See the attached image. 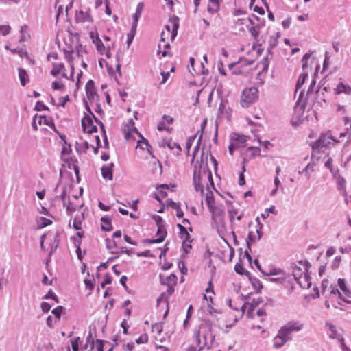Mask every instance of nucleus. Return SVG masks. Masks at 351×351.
I'll list each match as a JSON object with an SVG mask.
<instances>
[{
  "label": "nucleus",
  "instance_id": "nucleus-32",
  "mask_svg": "<svg viewBox=\"0 0 351 351\" xmlns=\"http://www.w3.org/2000/svg\"><path fill=\"white\" fill-rule=\"evenodd\" d=\"M64 206H66V212L68 215H71V213L75 212L78 208L82 207V205H77L72 203L70 200L68 201L67 204L64 202Z\"/></svg>",
  "mask_w": 351,
  "mask_h": 351
},
{
  "label": "nucleus",
  "instance_id": "nucleus-44",
  "mask_svg": "<svg viewBox=\"0 0 351 351\" xmlns=\"http://www.w3.org/2000/svg\"><path fill=\"white\" fill-rule=\"evenodd\" d=\"M43 299L48 300V299H52L56 302L58 303L59 300L56 294L53 291L52 289H50L48 291L47 294H45L44 296H43Z\"/></svg>",
  "mask_w": 351,
  "mask_h": 351
},
{
  "label": "nucleus",
  "instance_id": "nucleus-18",
  "mask_svg": "<svg viewBox=\"0 0 351 351\" xmlns=\"http://www.w3.org/2000/svg\"><path fill=\"white\" fill-rule=\"evenodd\" d=\"M335 94L345 93L348 95H351V87L343 82H339L336 88L335 89Z\"/></svg>",
  "mask_w": 351,
  "mask_h": 351
},
{
  "label": "nucleus",
  "instance_id": "nucleus-35",
  "mask_svg": "<svg viewBox=\"0 0 351 351\" xmlns=\"http://www.w3.org/2000/svg\"><path fill=\"white\" fill-rule=\"evenodd\" d=\"M257 240V238L254 234V232L250 231L248 232L247 238L246 239L247 248L251 251L252 244Z\"/></svg>",
  "mask_w": 351,
  "mask_h": 351
},
{
  "label": "nucleus",
  "instance_id": "nucleus-53",
  "mask_svg": "<svg viewBox=\"0 0 351 351\" xmlns=\"http://www.w3.org/2000/svg\"><path fill=\"white\" fill-rule=\"evenodd\" d=\"M82 243V241L80 239L78 241H75L74 242L75 246L76 247V254L79 260L82 261L83 258V256L82 254V250L80 247V245Z\"/></svg>",
  "mask_w": 351,
  "mask_h": 351
},
{
  "label": "nucleus",
  "instance_id": "nucleus-11",
  "mask_svg": "<svg viewBox=\"0 0 351 351\" xmlns=\"http://www.w3.org/2000/svg\"><path fill=\"white\" fill-rule=\"evenodd\" d=\"M247 136L245 135H241L237 133H233L231 135L230 141L233 142L235 147H245V144L247 141Z\"/></svg>",
  "mask_w": 351,
  "mask_h": 351
},
{
  "label": "nucleus",
  "instance_id": "nucleus-41",
  "mask_svg": "<svg viewBox=\"0 0 351 351\" xmlns=\"http://www.w3.org/2000/svg\"><path fill=\"white\" fill-rule=\"evenodd\" d=\"M38 123L40 125H41L43 123V124L49 127L54 126L53 119L51 117H47L46 116H40Z\"/></svg>",
  "mask_w": 351,
  "mask_h": 351
},
{
  "label": "nucleus",
  "instance_id": "nucleus-57",
  "mask_svg": "<svg viewBox=\"0 0 351 351\" xmlns=\"http://www.w3.org/2000/svg\"><path fill=\"white\" fill-rule=\"evenodd\" d=\"M95 342H96V348H97V351H104V344L105 343L110 344V343L108 342L107 341L101 340V339H97Z\"/></svg>",
  "mask_w": 351,
  "mask_h": 351
},
{
  "label": "nucleus",
  "instance_id": "nucleus-40",
  "mask_svg": "<svg viewBox=\"0 0 351 351\" xmlns=\"http://www.w3.org/2000/svg\"><path fill=\"white\" fill-rule=\"evenodd\" d=\"M308 76V75L307 73H303L299 76V78L295 86L296 90L300 89L302 87V86L305 83V81L307 79Z\"/></svg>",
  "mask_w": 351,
  "mask_h": 351
},
{
  "label": "nucleus",
  "instance_id": "nucleus-48",
  "mask_svg": "<svg viewBox=\"0 0 351 351\" xmlns=\"http://www.w3.org/2000/svg\"><path fill=\"white\" fill-rule=\"evenodd\" d=\"M158 194H159L162 198H165L167 196V193L163 191L165 189H169L167 184H160L157 188Z\"/></svg>",
  "mask_w": 351,
  "mask_h": 351
},
{
  "label": "nucleus",
  "instance_id": "nucleus-15",
  "mask_svg": "<svg viewBox=\"0 0 351 351\" xmlns=\"http://www.w3.org/2000/svg\"><path fill=\"white\" fill-rule=\"evenodd\" d=\"M101 228L105 232H110L113 229L112 225L111 217L108 215H105L101 218Z\"/></svg>",
  "mask_w": 351,
  "mask_h": 351
},
{
  "label": "nucleus",
  "instance_id": "nucleus-33",
  "mask_svg": "<svg viewBox=\"0 0 351 351\" xmlns=\"http://www.w3.org/2000/svg\"><path fill=\"white\" fill-rule=\"evenodd\" d=\"M209 211L211 213L213 219H215L216 217H221L224 214V210L216 206H213Z\"/></svg>",
  "mask_w": 351,
  "mask_h": 351
},
{
  "label": "nucleus",
  "instance_id": "nucleus-50",
  "mask_svg": "<svg viewBox=\"0 0 351 351\" xmlns=\"http://www.w3.org/2000/svg\"><path fill=\"white\" fill-rule=\"evenodd\" d=\"M285 271L280 268H273L269 270V272H266L267 276L274 275H285Z\"/></svg>",
  "mask_w": 351,
  "mask_h": 351
},
{
  "label": "nucleus",
  "instance_id": "nucleus-46",
  "mask_svg": "<svg viewBox=\"0 0 351 351\" xmlns=\"http://www.w3.org/2000/svg\"><path fill=\"white\" fill-rule=\"evenodd\" d=\"M278 43V40H277V38H274V36H271L269 38V47L267 49L268 53H271V51L277 46Z\"/></svg>",
  "mask_w": 351,
  "mask_h": 351
},
{
  "label": "nucleus",
  "instance_id": "nucleus-34",
  "mask_svg": "<svg viewBox=\"0 0 351 351\" xmlns=\"http://www.w3.org/2000/svg\"><path fill=\"white\" fill-rule=\"evenodd\" d=\"M234 270L238 274L245 275L247 278L251 274L250 271L245 269V268L243 267V265L241 263H237L234 265Z\"/></svg>",
  "mask_w": 351,
  "mask_h": 351
},
{
  "label": "nucleus",
  "instance_id": "nucleus-10",
  "mask_svg": "<svg viewBox=\"0 0 351 351\" xmlns=\"http://www.w3.org/2000/svg\"><path fill=\"white\" fill-rule=\"evenodd\" d=\"M114 167V164L111 162L106 165H103L101 168V176L103 178L107 179L109 180H112L113 179V168Z\"/></svg>",
  "mask_w": 351,
  "mask_h": 351
},
{
  "label": "nucleus",
  "instance_id": "nucleus-17",
  "mask_svg": "<svg viewBox=\"0 0 351 351\" xmlns=\"http://www.w3.org/2000/svg\"><path fill=\"white\" fill-rule=\"evenodd\" d=\"M326 326H327L331 332V334L329 335V338L337 339L339 341H342L343 337L341 335L337 333L336 326L335 325L330 322H326Z\"/></svg>",
  "mask_w": 351,
  "mask_h": 351
},
{
  "label": "nucleus",
  "instance_id": "nucleus-56",
  "mask_svg": "<svg viewBox=\"0 0 351 351\" xmlns=\"http://www.w3.org/2000/svg\"><path fill=\"white\" fill-rule=\"evenodd\" d=\"M49 108L40 101H38L35 105L34 110L36 111H42V110H48Z\"/></svg>",
  "mask_w": 351,
  "mask_h": 351
},
{
  "label": "nucleus",
  "instance_id": "nucleus-19",
  "mask_svg": "<svg viewBox=\"0 0 351 351\" xmlns=\"http://www.w3.org/2000/svg\"><path fill=\"white\" fill-rule=\"evenodd\" d=\"M263 302V298L261 297H259L258 298H254L252 301L249 303L247 302L248 308L247 311V314L248 317H250V315L252 314L253 311H254V308L258 306L260 304H261Z\"/></svg>",
  "mask_w": 351,
  "mask_h": 351
},
{
  "label": "nucleus",
  "instance_id": "nucleus-6",
  "mask_svg": "<svg viewBox=\"0 0 351 351\" xmlns=\"http://www.w3.org/2000/svg\"><path fill=\"white\" fill-rule=\"evenodd\" d=\"M304 91L302 90L300 92L299 99L297 101L295 106L294 107L293 115L291 120V124L293 126L298 125L300 123H302L303 120L302 117L304 112L305 103L300 104L301 97H302Z\"/></svg>",
  "mask_w": 351,
  "mask_h": 351
},
{
  "label": "nucleus",
  "instance_id": "nucleus-5",
  "mask_svg": "<svg viewBox=\"0 0 351 351\" xmlns=\"http://www.w3.org/2000/svg\"><path fill=\"white\" fill-rule=\"evenodd\" d=\"M247 21L253 27L249 28V27L247 26V28L250 32L251 36L256 39L259 35V29L265 26V21L264 19H261L254 14L247 18Z\"/></svg>",
  "mask_w": 351,
  "mask_h": 351
},
{
  "label": "nucleus",
  "instance_id": "nucleus-21",
  "mask_svg": "<svg viewBox=\"0 0 351 351\" xmlns=\"http://www.w3.org/2000/svg\"><path fill=\"white\" fill-rule=\"evenodd\" d=\"M290 269L292 271V275L294 277V279L295 281H298L300 278H302V276L304 275V272L302 271V268L297 266L295 264H292L290 266Z\"/></svg>",
  "mask_w": 351,
  "mask_h": 351
},
{
  "label": "nucleus",
  "instance_id": "nucleus-38",
  "mask_svg": "<svg viewBox=\"0 0 351 351\" xmlns=\"http://www.w3.org/2000/svg\"><path fill=\"white\" fill-rule=\"evenodd\" d=\"M274 347L276 349H279L282 348L287 342L285 340H282L280 336L276 335L274 339Z\"/></svg>",
  "mask_w": 351,
  "mask_h": 351
},
{
  "label": "nucleus",
  "instance_id": "nucleus-30",
  "mask_svg": "<svg viewBox=\"0 0 351 351\" xmlns=\"http://www.w3.org/2000/svg\"><path fill=\"white\" fill-rule=\"evenodd\" d=\"M52 69L51 71V75L53 76H57L62 70L64 69V63H52Z\"/></svg>",
  "mask_w": 351,
  "mask_h": 351
},
{
  "label": "nucleus",
  "instance_id": "nucleus-1",
  "mask_svg": "<svg viewBox=\"0 0 351 351\" xmlns=\"http://www.w3.org/2000/svg\"><path fill=\"white\" fill-rule=\"evenodd\" d=\"M213 323L209 319H205L195 329L193 333V339L199 347L197 351H202L205 347L210 349L218 345L215 341V335L213 332Z\"/></svg>",
  "mask_w": 351,
  "mask_h": 351
},
{
  "label": "nucleus",
  "instance_id": "nucleus-43",
  "mask_svg": "<svg viewBox=\"0 0 351 351\" xmlns=\"http://www.w3.org/2000/svg\"><path fill=\"white\" fill-rule=\"evenodd\" d=\"M157 227H158V230L156 232V235H158L159 236L158 237L163 238V241H164L167 237V232L166 230L165 226V224H163L161 226H158Z\"/></svg>",
  "mask_w": 351,
  "mask_h": 351
},
{
  "label": "nucleus",
  "instance_id": "nucleus-3",
  "mask_svg": "<svg viewBox=\"0 0 351 351\" xmlns=\"http://www.w3.org/2000/svg\"><path fill=\"white\" fill-rule=\"evenodd\" d=\"M258 94L259 92L258 88L254 86L245 88L242 93L241 100V106L243 108L250 107L257 100L258 98Z\"/></svg>",
  "mask_w": 351,
  "mask_h": 351
},
{
  "label": "nucleus",
  "instance_id": "nucleus-27",
  "mask_svg": "<svg viewBox=\"0 0 351 351\" xmlns=\"http://www.w3.org/2000/svg\"><path fill=\"white\" fill-rule=\"evenodd\" d=\"M19 77L21 84L25 86L29 82V76L27 71L24 69L19 68Z\"/></svg>",
  "mask_w": 351,
  "mask_h": 351
},
{
  "label": "nucleus",
  "instance_id": "nucleus-7",
  "mask_svg": "<svg viewBox=\"0 0 351 351\" xmlns=\"http://www.w3.org/2000/svg\"><path fill=\"white\" fill-rule=\"evenodd\" d=\"M202 179V165L196 164L194 166L193 182L196 191H199L201 195L204 194V186L201 183Z\"/></svg>",
  "mask_w": 351,
  "mask_h": 351
},
{
  "label": "nucleus",
  "instance_id": "nucleus-28",
  "mask_svg": "<svg viewBox=\"0 0 351 351\" xmlns=\"http://www.w3.org/2000/svg\"><path fill=\"white\" fill-rule=\"evenodd\" d=\"M208 193L206 195V204L208 206V210H211L212 207L215 206V198L212 191L207 186Z\"/></svg>",
  "mask_w": 351,
  "mask_h": 351
},
{
  "label": "nucleus",
  "instance_id": "nucleus-55",
  "mask_svg": "<svg viewBox=\"0 0 351 351\" xmlns=\"http://www.w3.org/2000/svg\"><path fill=\"white\" fill-rule=\"evenodd\" d=\"M105 243H106V247L108 250H112L114 248L118 247L117 242L115 241H113V240L109 239V238H107L105 239Z\"/></svg>",
  "mask_w": 351,
  "mask_h": 351
},
{
  "label": "nucleus",
  "instance_id": "nucleus-47",
  "mask_svg": "<svg viewBox=\"0 0 351 351\" xmlns=\"http://www.w3.org/2000/svg\"><path fill=\"white\" fill-rule=\"evenodd\" d=\"M167 282H163V285H176L178 278L177 276L174 274H171L166 278Z\"/></svg>",
  "mask_w": 351,
  "mask_h": 351
},
{
  "label": "nucleus",
  "instance_id": "nucleus-12",
  "mask_svg": "<svg viewBox=\"0 0 351 351\" xmlns=\"http://www.w3.org/2000/svg\"><path fill=\"white\" fill-rule=\"evenodd\" d=\"M90 37L92 38L93 42L95 44L98 52H99L101 54H103L106 47L101 40L99 38L97 33H96L95 35L94 32H91L90 33Z\"/></svg>",
  "mask_w": 351,
  "mask_h": 351
},
{
  "label": "nucleus",
  "instance_id": "nucleus-9",
  "mask_svg": "<svg viewBox=\"0 0 351 351\" xmlns=\"http://www.w3.org/2000/svg\"><path fill=\"white\" fill-rule=\"evenodd\" d=\"M85 90L87 99L92 101L95 97L98 98L99 96L97 93V90L95 87V82L93 80H89L85 86Z\"/></svg>",
  "mask_w": 351,
  "mask_h": 351
},
{
  "label": "nucleus",
  "instance_id": "nucleus-64",
  "mask_svg": "<svg viewBox=\"0 0 351 351\" xmlns=\"http://www.w3.org/2000/svg\"><path fill=\"white\" fill-rule=\"evenodd\" d=\"M51 305L47 302H42L40 304V308L44 313H46L50 311Z\"/></svg>",
  "mask_w": 351,
  "mask_h": 351
},
{
  "label": "nucleus",
  "instance_id": "nucleus-26",
  "mask_svg": "<svg viewBox=\"0 0 351 351\" xmlns=\"http://www.w3.org/2000/svg\"><path fill=\"white\" fill-rule=\"evenodd\" d=\"M143 8H144L143 2L138 3L136 8V12H135L134 14L133 15L132 23L138 24V22L141 16V14L143 10Z\"/></svg>",
  "mask_w": 351,
  "mask_h": 351
},
{
  "label": "nucleus",
  "instance_id": "nucleus-20",
  "mask_svg": "<svg viewBox=\"0 0 351 351\" xmlns=\"http://www.w3.org/2000/svg\"><path fill=\"white\" fill-rule=\"evenodd\" d=\"M93 117L84 112V117L82 119V127L84 132H86L93 124Z\"/></svg>",
  "mask_w": 351,
  "mask_h": 351
},
{
  "label": "nucleus",
  "instance_id": "nucleus-52",
  "mask_svg": "<svg viewBox=\"0 0 351 351\" xmlns=\"http://www.w3.org/2000/svg\"><path fill=\"white\" fill-rule=\"evenodd\" d=\"M142 242L145 245H149L153 243H160L163 242V238L158 237L157 239H145L142 241Z\"/></svg>",
  "mask_w": 351,
  "mask_h": 351
},
{
  "label": "nucleus",
  "instance_id": "nucleus-31",
  "mask_svg": "<svg viewBox=\"0 0 351 351\" xmlns=\"http://www.w3.org/2000/svg\"><path fill=\"white\" fill-rule=\"evenodd\" d=\"M84 220V215L82 213L81 215H76L73 219V227L76 230H82V223Z\"/></svg>",
  "mask_w": 351,
  "mask_h": 351
},
{
  "label": "nucleus",
  "instance_id": "nucleus-22",
  "mask_svg": "<svg viewBox=\"0 0 351 351\" xmlns=\"http://www.w3.org/2000/svg\"><path fill=\"white\" fill-rule=\"evenodd\" d=\"M59 237H60L59 232H56V233L53 237V239L50 244V252L49 253V258H50L52 256V254L56 251V250L58 247L59 242H60Z\"/></svg>",
  "mask_w": 351,
  "mask_h": 351
},
{
  "label": "nucleus",
  "instance_id": "nucleus-4",
  "mask_svg": "<svg viewBox=\"0 0 351 351\" xmlns=\"http://www.w3.org/2000/svg\"><path fill=\"white\" fill-rule=\"evenodd\" d=\"M302 328V324H298L297 322H290L286 325L282 326L277 334L282 340L286 342L291 340V334L294 331H300Z\"/></svg>",
  "mask_w": 351,
  "mask_h": 351
},
{
  "label": "nucleus",
  "instance_id": "nucleus-58",
  "mask_svg": "<svg viewBox=\"0 0 351 351\" xmlns=\"http://www.w3.org/2000/svg\"><path fill=\"white\" fill-rule=\"evenodd\" d=\"M112 277L111 276V275L110 274H106L105 275L104 280L101 284V288H103V289L105 288L106 285L110 284L112 282Z\"/></svg>",
  "mask_w": 351,
  "mask_h": 351
},
{
  "label": "nucleus",
  "instance_id": "nucleus-49",
  "mask_svg": "<svg viewBox=\"0 0 351 351\" xmlns=\"http://www.w3.org/2000/svg\"><path fill=\"white\" fill-rule=\"evenodd\" d=\"M287 277L285 275H282V276H280L278 278H268V280L271 282H274L278 285H282L286 281Z\"/></svg>",
  "mask_w": 351,
  "mask_h": 351
},
{
  "label": "nucleus",
  "instance_id": "nucleus-37",
  "mask_svg": "<svg viewBox=\"0 0 351 351\" xmlns=\"http://www.w3.org/2000/svg\"><path fill=\"white\" fill-rule=\"evenodd\" d=\"M71 152V144H64L61 151V158L66 162H68V160L64 158L65 155H68Z\"/></svg>",
  "mask_w": 351,
  "mask_h": 351
},
{
  "label": "nucleus",
  "instance_id": "nucleus-36",
  "mask_svg": "<svg viewBox=\"0 0 351 351\" xmlns=\"http://www.w3.org/2000/svg\"><path fill=\"white\" fill-rule=\"evenodd\" d=\"M315 165V164L314 162H309L306 167L304 169H302V171H298V173L299 174H302V173H305L306 176L307 178H310V173H309V171H313L314 169H313V167Z\"/></svg>",
  "mask_w": 351,
  "mask_h": 351
},
{
  "label": "nucleus",
  "instance_id": "nucleus-62",
  "mask_svg": "<svg viewBox=\"0 0 351 351\" xmlns=\"http://www.w3.org/2000/svg\"><path fill=\"white\" fill-rule=\"evenodd\" d=\"M152 218L155 221L157 226L165 224L163 219L160 215H152Z\"/></svg>",
  "mask_w": 351,
  "mask_h": 351
},
{
  "label": "nucleus",
  "instance_id": "nucleus-59",
  "mask_svg": "<svg viewBox=\"0 0 351 351\" xmlns=\"http://www.w3.org/2000/svg\"><path fill=\"white\" fill-rule=\"evenodd\" d=\"M80 342V338L79 337H75L71 341V346L73 351H79V343Z\"/></svg>",
  "mask_w": 351,
  "mask_h": 351
},
{
  "label": "nucleus",
  "instance_id": "nucleus-25",
  "mask_svg": "<svg viewBox=\"0 0 351 351\" xmlns=\"http://www.w3.org/2000/svg\"><path fill=\"white\" fill-rule=\"evenodd\" d=\"M338 286L346 297L351 298V291L347 287L344 278L338 279Z\"/></svg>",
  "mask_w": 351,
  "mask_h": 351
},
{
  "label": "nucleus",
  "instance_id": "nucleus-2",
  "mask_svg": "<svg viewBox=\"0 0 351 351\" xmlns=\"http://www.w3.org/2000/svg\"><path fill=\"white\" fill-rule=\"evenodd\" d=\"M337 142L339 141L335 139L329 133L321 134L319 138L311 144V158H315V154L319 153L320 150L322 149H328L330 147V145H334Z\"/></svg>",
  "mask_w": 351,
  "mask_h": 351
},
{
  "label": "nucleus",
  "instance_id": "nucleus-13",
  "mask_svg": "<svg viewBox=\"0 0 351 351\" xmlns=\"http://www.w3.org/2000/svg\"><path fill=\"white\" fill-rule=\"evenodd\" d=\"M97 333V328L95 325H90L89 327V332L88 336L86 337V342L87 343H90V350H93L95 347V340L94 336H96Z\"/></svg>",
  "mask_w": 351,
  "mask_h": 351
},
{
  "label": "nucleus",
  "instance_id": "nucleus-16",
  "mask_svg": "<svg viewBox=\"0 0 351 351\" xmlns=\"http://www.w3.org/2000/svg\"><path fill=\"white\" fill-rule=\"evenodd\" d=\"M311 277L308 273L304 272V275L302 276L298 281H297L298 284H299L300 287L302 289H309L311 287Z\"/></svg>",
  "mask_w": 351,
  "mask_h": 351
},
{
  "label": "nucleus",
  "instance_id": "nucleus-8",
  "mask_svg": "<svg viewBox=\"0 0 351 351\" xmlns=\"http://www.w3.org/2000/svg\"><path fill=\"white\" fill-rule=\"evenodd\" d=\"M169 22L172 24V29H171V27L169 25H165V29L167 30L166 33H169V34L171 33V40H173L178 34L179 18L177 16L173 15L169 19Z\"/></svg>",
  "mask_w": 351,
  "mask_h": 351
},
{
  "label": "nucleus",
  "instance_id": "nucleus-60",
  "mask_svg": "<svg viewBox=\"0 0 351 351\" xmlns=\"http://www.w3.org/2000/svg\"><path fill=\"white\" fill-rule=\"evenodd\" d=\"M11 27L10 25H0V34L6 36L10 34Z\"/></svg>",
  "mask_w": 351,
  "mask_h": 351
},
{
  "label": "nucleus",
  "instance_id": "nucleus-45",
  "mask_svg": "<svg viewBox=\"0 0 351 351\" xmlns=\"http://www.w3.org/2000/svg\"><path fill=\"white\" fill-rule=\"evenodd\" d=\"M10 51L13 54H18L21 58L27 57L28 53L26 50H24L23 48H14L13 49H10Z\"/></svg>",
  "mask_w": 351,
  "mask_h": 351
},
{
  "label": "nucleus",
  "instance_id": "nucleus-51",
  "mask_svg": "<svg viewBox=\"0 0 351 351\" xmlns=\"http://www.w3.org/2000/svg\"><path fill=\"white\" fill-rule=\"evenodd\" d=\"M179 237L182 239V241H189V243L192 242L191 235L186 228L184 230V232H179Z\"/></svg>",
  "mask_w": 351,
  "mask_h": 351
},
{
  "label": "nucleus",
  "instance_id": "nucleus-42",
  "mask_svg": "<svg viewBox=\"0 0 351 351\" xmlns=\"http://www.w3.org/2000/svg\"><path fill=\"white\" fill-rule=\"evenodd\" d=\"M220 8V3H210L208 5L207 10L208 12L211 14H214L217 13Z\"/></svg>",
  "mask_w": 351,
  "mask_h": 351
},
{
  "label": "nucleus",
  "instance_id": "nucleus-54",
  "mask_svg": "<svg viewBox=\"0 0 351 351\" xmlns=\"http://www.w3.org/2000/svg\"><path fill=\"white\" fill-rule=\"evenodd\" d=\"M39 222H40V225H39L40 228H43L47 227V226L51 225L52 223V221L51 219L45 218L44 217H40Z\"/></svg>",
  "mask_w": 351,
  "mask_h": 351
},
{
  "label": "nucleus",
  "instance_id": "nucleus-39",
  "mask_svg": "<svg viewBox=\"0 0 351 351\" xmlns=\"http://www.w3.org/2000/svg\"><path fill=\"white\" fill-rule=\"evenodd\" d=\"M64 310V308L62 306H58L52 310L51 313L55 316V320L57 321L60 319L61 315Z\"/></svg>",
  "mask_w": 351,
  "mask_h": 351
},
{
  "label": "nucleus",
  "instance_id": "nucleus-24",
  "mask_svg": "<svg viewBox=\"0 0 351 351\" xmlns=\"http://www.w3.org/2000/svg\"><path fill=\"white\" fill-rule=\"evenodd\" d=\"M76 21L77 22H86L92 21L91 16L88 12H84L82 10H80L76 12L75 14Z\"/></svg>",
  "mask_w": 351,
  "mask_h": 351
},
{
  "label": "nucleus",
  "instance_id": "nucleus-14",
  "mask_svg": "<svg viewBox=\"0 0 351 351\" xmlns=\"http://www.w3.org/2000/svg\"><path fill=\"white\" fill-rule=\"evenodd\" d=\"M139 147L141 149H146L148 152V154L152 156V158H155V156L154 155L152 151V147L150 144L149 143V141L145 138L143 136L141 138V140H139L137 141V146L136 148Z\"/></svg>",
  "mask_w": 351,
  "mask_h": 351
},
{
  "label": "nucleus",
  "instance_id": "nucleus-29",
  "mask_svg": "<svg viewBox=\"0 0 351 351\" xmlns=\"http://www.w3.org/2000/svg\"><path fill=\"white\" fill-rule=\"evenodd\" d=\"M137 25L138 24L132 23L131 29L127 35V44L128 47L130 45V44L132 43L134 40V38L136 32Z\"/></svg>",
  "mask_w": 351,
  "mask_h": 351
},
{
  "label": "nucleus",
  "instance_id": "nucleus-63",
  "mask_svg": "<svg viewBox=\"0 0 351 351\" xmlns=\"http://www.w3.org/2000/svg\"><path fill=\"white\" fill-rule=\"evenodd\" d=\"M166 202L167 207H171L173 209L178 208L180 206V203L175 202L172 199H167Z\"/></svg>",
  "mask_w": 351,
  "mask_h": 351
},
{
  "label": "nucleus",
  "instance_id": "nucleus-61",
  "mask_svg": "<svg viewBox=\"0 0 351 351\" xmlns=\"http://www.w3.org/2000/svg\"><path fill=\"white\" fill-rule=\"evenodd\" d=\"M311 55V53H307L302 57V69H305L306 68L308 67V60L310 58Z\"/></svg>",
  "mask_w": 351,
  "mask_h": 351
},
{
  "label": "nucleus",
  "instance_id": "nucleus-23",
  "mask_svg": "<svg viewBox=\"0 0 351 351\" xmlns=\"http://www.w3.org/2000/svg\"><path fill=\"white\" fill-rule=\"evenodd\" d=\"M248 279L252 285L253 288L256 290V293H261L263 289V285L259 279L252 276L251 274L248 276Z\"/></svg>",
  "mask_w": 351,
  "mask_h": 351
}]
</instances>
